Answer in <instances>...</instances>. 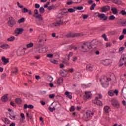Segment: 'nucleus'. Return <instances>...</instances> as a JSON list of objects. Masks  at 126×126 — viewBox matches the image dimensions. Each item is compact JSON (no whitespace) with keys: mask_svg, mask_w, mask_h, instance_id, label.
<instances>
[{"mask_svg":"<svg viewBox=\"0 0 126 126\" xmlns=\"http://www.w3.org/2000/svg\"><path fill=\"white\" fill-rule=\"evenodd\" d=\"M53 57H54V55L52 54H47V58H53Z\"/></svg>","mask_w":126,"mask_h":126,"instance_id":"nucleus-57","label":"nucleus"},{"mask_svg":"<svg viewBox=\"0 0 126 126\" xmlns=\"http://www.w3.org/2000/svg\"><path fill=\"white\" fill-rule=\"evenodd\" d=\"M0 48H1V49H8L10 48L9 45L7 44H4L3 45H1L0 46Z\"/></svg>","mask_w":126,"mask_h":126,"instance_id":"nucleus-24","label":"nucleus"},{"mask_svg":"<svg viewBox=\"0 0 126 126\" xmlns=\"http://www.w3.org/2000/svg\"><path fill=\"white\" fill-rule=\"evenodd\" d=\"M75 9H76L77 10H82L83 9V6H78L75 7Z\"/></svg>","mask_w":126,"mask_h":126,"instance_id":"nucleus-43","label":"nucleus"},{"mask_svg":"<svg viewBox=\"0 0 126 126\" xmlns=\"http://www.w3.org/2000/svg\"><path fill=\"white\" fill-rule=\"evenodd\" d=\"M50 62L52 63H54V64H58V63H59V61H58L56 60H54V59H51L50 60Z\"/></svg>","mask_w":126,"mask_h":126,"instance_id":"nucleus-33","label":"nucleus"},{"mask_svg":"<svg viewBox=\"0 0 126 126\" xmlns=\"http://www.w3.org/2000/svg\"><path fill=\"white\" fill-rule=\"evenodd\" d=\"M53 77L51 76H48V81H49V82H52V81H53Z\"/></svg>","mask_w":126,"mask_h":126,"instance_id":"nucleus-50","label":"nucleus"},{"mask_svg":"<svg viewBox=\"0 0 126 126\" xmlns=\"http://www.w3.org/2000/svg\"><path fill=\"white\" fill-rule=\"evenodd\" d=\"M37 53H46L47 52V50H44V48L42 47H39L38 49H37L36 50Z\"/></svg>","mask_w":126,"mask_h":126,"instance_id":"nucleus-21","label":"nucleus"},{"mask_svg":"<svg viewBox=\"0 0 126 126\" xmlns=\"http://www.w3.org/2000/svg\"><path fill=\"white\" fill-rule=\"evenodd\" d=\"M1 120L2 122H3L6 125H8L10 123V121H9V120L6 118H3L1 119Z\"/></svg>","mask_w":126,"mask_h":126,"instance_id":"nucleus-20","label":"nucleus"},{"mask_svg":"<svg viewBox=\"0 0 126 126\" xmlns=\"http://www.w3.org/2000/svg\"><path fill=\"white\" fill-rule=\"evenodd\" d=\"M26 50H27V48H20L17 51V56H18V57H21V56H24L25 55Z\"/></svg>","mask_w":126,"mask_h":126,"instance_id":"nucleus-6","label":"nucleus"},{"mask_svg":"<svg viewBox=\"0 0 126 126\" xmlns=\"http://www.w3.org/2000/svg\"><path fill=\"white\" fill-rule=\"evenodd\" d=\"M64 15H67V11L66 9H63L62 11L59 13L57 15V18L61 19V18H63Z\"/></svg>","mask_w":126,"mask_h":126,"instance_id":"nucleus-4","label":"nucleus"},{"mask_svg":"<svg viewBox=\"0 0 126 126\" xmlns=\"http://www.w3.org/2000/svg\"><path fill=\"white\" fill-rule=\"evenodd\" d=\"M104 111L106 113H109V110H110V107L108 106H106L104 108Z\"/></svg>","mask_w":126,"mask_h":126,"instance_id":"nucleus-38","label":"nucleus"},{"mask_svg":"<svg viewBox=\"0 0 126 126\" xmlns=\"http://www.w3.org/2000/svg\"><path fill=\"white\" fill-rule=\"evenodd\" d=\"M120 14H122V15H123V16H126V11L122 10L121 12H120Z\"/></svg>","mask_w":126,"mask_h":126,"instance_id":"nucleus-44","label":"nucleus"},{"mask_svg":"<svg viewBox=\"0 0 126 126\" xmlns=\"http://www.w3.org/2000/svg\"><path fill=\"white\" fill-rule=\"evenodd\" d=\"M93 103H94V104L97 105L98 106H103V103H102V101L98 99H94L93 100Z\"/></svg>","mask_w":126,"mask_h":126,"instance_id":"nucleus-15","label":"nucleus"},{"mask_svg":"<svg viewBox=\"0 0 126 126\" xmlns=\"http://www.w3.org/2000/svg\"><path fill=\"white\" fill-rule=\"evenodd\" d=\"M125 59L126 60V54H124L122 56L121 59H120V64L119 66H123L124 65L123 62H125Z\"/></svg>","mask_w":126,"mask_h":126,"instance_id":"nucleus-11","label":"nucleus"},{"mask_svg":"<svg viewBox=\"0 0 126 126\" xmlns=\"http://www.w3.org/2000/svg\"><path fill=\"white\" fill-rule=\"evenodd\" d=\"M74 69H73V68L69 69L68 70V72H70L71 73H72V72H74Z\"/></svg>","mask_w":126,"mask_h":126,"instance_id":"nucleus-60","label":"nucleus"},{"mask_svg":"<svg viewBox=\"0 0 126 126\" xmlns=\"http://www.w3.org/2000/svg\"><path fill=\"white\" fill-rule=\"evenodd\" d=\"M116 19V17L114 15H111L109 17V20H115Z\"/></svg>","mask_w":126,"mask_h":126,"instance_id":"nucleus-45","label":"nucleus"},{"mask_svg":"<svg viewBox=\"0 0 126 126\" xmlns=\"http://www.w3.org/2000/svg\"><path fill=\"white\" fill-rule=\"evenodd\" d=\"M73 56V52H69V54L68 55V61H69L70 57H72Z\"/></svg>","mask_w":126,"mask_h":126,"instance_id":"nucleus-46","label":"nucleus"},{"mask_svg":"<svg viewBox=\"0 0 126 126\" xmlns=\"http://www.w3.org/2000/svg\"><path fill=\"white\" fill-rule=\"evenodd\" d=\"M48 110H49L50 112H54V111H56V108L55 107L52 108L51 107H49L48 108Z\"/></svg>","mask_w":126,"mask_h":126,"instance_id":"nucleus-49","label":"nucleus"},{"mask_svg":"<svg viewBox=\"0 0 126 126\" xmlns=\"http://www.w3.org/2000/svg\"><path fill=\"white\" fill-rule=\"evenodd\" d=\"M80 33L68 32L66 34L65 36L66 38H75V37H79Z\"/></svg>","mask_w":126,"mask_h":126,"instance_id":"nucleus-5","label":"nucleus"},{"mask_svg":"<svg viewBox=\"0 0 126 126\" xmlns=\"http://www.w3.org/2000/svg\"><path fill=\"white\" fill-rule=\"evenodd\" d=\"M7 24L9 27L12 28V27H13V26H14V25L16 24V21H15V20H14V19H13V18L9 17V20L7 22Z\"/></svg>","mask_w":126,"mask_h":126,"instance_id":"nucleus-3","label":"nucleus"},{"mask_svg":"<svg viewBox=\"0 0 126 126\" xmlns=\"http://www.w3.org/2000/svg\"><path fill=\"white\" fill-rule=\"evenodd\" d=\"M33 45L34 44H33V43H30L27 45V48H32V47H33Z\"/></svg>","mask_w":126,"mask_h":126,"instance_id":"nucleus-48","label":"nucleus"},{"mask_svg":"<svg viewBox=\"0 0 126 126\" xmlns=\"http://www.w3.org/2000/svg\"><path fill=\"white\" fill-rule=\"evenodd\" d=\"M34 6H35V8H40V4H39L38 3L35 4Z\"/></svg>","mask_w":126,"mask_h":126,"instance_id":"nucleus-61","label":"nucleus"},{"mask_svg":"<svg viewBox=\"0 0 126 126\" xmlns=\"http://www.w3.org/2000/svg\"><path fill=\"white\" fill-rule=\"evenodd\" d=\"M101 12H107V11H110L111 10V7L109 5L104 6L100 8Z\"/></svg>","mask_w":126,"mask_h":126,"instance_id":"nucleus-8","label":"nucleus"},{"mask_svg":"<svg viewBox=\"0 0 126 126\" xmlns=\"http://www.w3.org/2000/svg\"><path fill=\"white\" fill-rule=\"evenodd\" d=\"M29 12V10L27 8L24 7L22 9V12H23V13H26V12Z\"/></svg>","mask_w":126,"mask_h":126,"instance_id":"nucleus-35","label":"nucleus"},{"mask_svg":"<svg viewBox=\"0 0 126 126\" xmlns=\"http://www.w3.org/2000/svg\"><path fill=\"white\" fill-rule=\"evenodd\" d=\"M33 17L36 18V19H38V22L36 23L37 25H42V23H41V22H44V19L42 17V15H41V14H38L37 15H33Z\"/></svg>","mask_w":126,"mask_h":126,"instance_id":"nucleus-2","label":"nucleus"},{"mask_svg":"<svg viewBox=\"0 0 126 126\" xmlns=\"http://www.w3.org/2000/svg\"><path fill=\"white\" fill-rule=\"evenodd\" d=\"M86 115H87V117H90V115H92V116H93V115H94V113H89L88 112H87Z\"/></svg>","mask_w":126,"mask_h":126,"instance_id":"nucleus-59","label":"nucleus"},{"mask_svg":"<svg viewBox=\"0 0 126 126\" xmlns=\"http://www.w3.org/2000/svg\"><path fill=\"white\" fill-rule=\"evenodd\" d=\"M90 45H91V44L90 42L83 43V45L81 46L82 52H88L89 51H92V46H91Z\"/></svg>","mask_w":126,"mask_h":126,"instance_id":"nucleus-1","label":"nucleus"},{"mask_svg":"<svg viewBox=\"0 0 126 126\" xmlns=\"http://www.w3.org/2000/svg\"><path fill=\"white\" fill-rule=\"evenodd\" d=\"M24 109H27V108H29V109H34V106L32 105V104L27 105V104H26L24 105Z\"/></svg>","mask_w":126,"mask_h":126,"instance_id":"nucleus-22","label":"nucleus"},{"mask_svg":"<svg viewBox=\"0 0 126 126\" xmlns=\"http://www.w3.org/2000/svg\"><path fill=\"white\" fill-rule=\"evenodd\" d=\"M112 46V43L110 42H107L106 44V47H111Z\"/></svg>","mask_w":126,"mask_h":126,"instance_id":"nucleus-63","label":"nucleus"},{"mask_svg":"<svg viewBox=\"0 0 126 126\" xmlns=\"http://www.w3.org/2000/svg\"><path fill=\"white\" fill-rule=\"evenodd\" d=\"M10 105H11V106L12 107H13L14 108H16V105L15 104V103H14L13 102L11 101L10 103Z\"/></svg>","mask_w":126,"mask_h":126,"instance_id":"nucleus-53","label":"nucleus"},{"mask_svg":"<svg viewBox=\"0 0 126 126\" xmlns=\"http://www.w3.org/2000/svg\"><path fill=\"white\" fill-rule=\"evenodd\" d=\"M1 61L2 63H3V64H6L7 63H9V59L8 58H5L4 57H2L1 58Z\"/></svg>","mask_w":126,"mask_h":126,"instance_id":"nucleus-16","label":"nucleus"},{"mask_svg":"<svg viewBox=\"0 0 126 126\" xmlns=\"http://www.w3.org/2000/svg\"><path fill=\"white\" fill-rule=\"evenodd\" d=\"M7 96H8V94H5L2 97V98H1L2 102L5 103V102H6V101H7V100H8V98H7Z\"/></svg>","mask_w":126,"mask_h":126,"instance_id":"nucleus-18","label":"nucleus"},{"mask_svg":"<svg viewBox=\"0 0 126 126\" xmlns=\"http://www.w3.org/2000/svg\"><path fill=\"white\" fill-rule=\"evenodd\" d=\"M111 104L115 108H119V106H120L119 102L116 99H113L111 100Z\"/></svg>","mask_w":126,"mask_h":126,"instance_id":"nucleus-9","label":"nucleus"},{"mask_svg":"<svg viewBox=\"0 0 126 126\" xmlns=\"http://www.w3.org/2000/svg\"><path fill=\"white\" fill-rule=\"evenodd\" d=\"M112 2L115 3V4H122L123 2L121 0H111Z\"/></svg>","mask_w":126,"mask_h":126,"instance_id":"nucleus-19","label":"nucleus"},{"mask_svg":"<svg viewBox=\"0 0 126 126\" xmlns=\"http://www.w3.org/2000/svg\"><path fill=\"white\" fill-rule=\"evenodd\" d=\"M55 97V94H52L49 95V98L51 99H53Z\"/></svg>","mask_w":126,"mask_h":126,"instance_id":"nucleus-64","label":"nucleus"},{"mask_svg":"<svg viewBox=\"0 0 126 126\" xmlns=\"http://www.w3.org/2000/svg\"><path fill=\"white\" fill-rule=\"evenodd\" d=\"M108 95L111 96H114V92H113V91H112L108 92Z\"/></svg>","mask_w":126,"mask_h":126,"instance_id":"nucleus-51","label":"nucleus"},{"mask_svg":"<svg viewBox=\"0 0 126 126\" xmlns=\"http://www.w3.org/2000/svg\"><path fill=\"white\" fill-rule=\"evenodd\" d=\"M102 98V95L99 94L98 97H96L95 100H98V99H101Z\"/></svg>","mask_w":126,"mask_h":126,"instance_id":"nucleus-62","label":"nucleus"},{"mask_svg":"<svg viewBox=\"0 0 126 126\" xmlns=\"http://www.w3.org/2000/svg\"><path fill=\"white\" fill-rule=\"evenodd\" d=\"M95 6H96V4L93 3L90 8V10H94V9L95 8Z\"/></svg>","mask_w":126,"mask_h":126,"instance_id":"nucleus-42","label":"nucleus"},{"mask_svg":"<svg viewBox=\"0 0 126 126\" xmlns=\"http://www.w3.org/2000/svg\"><path fill=\"white\" fill-rule=\"evenodd\" d=\"M39 14V12L38 11V9H35L34 11V15H38Z\"/></svg>","mask_w":126,"mask_h":126,"instance_id":"nucleus-52","label":"nucleus"},{"mask_svg":"<svg viewBox=\"0 0 126 126\" xmlns=\"http://www.w3.org/2000/svg\"><path fill=\"white\" fill-rule=\"evenodd\" d=\"M89 43H90L91 44L90 45L91 47H92V46H95L97 45V41H96V40H94L91 42H89Z\"/></svg>","mask_w":126,"mask_h":126,"instance_id":"nucleus-31","label":"nucleus"},{"mask_svg":"<svg viewBox=\"0 0 126 126\" xmlns=\"http://www.w3.org/2000/svg\"><path fill=\"white\" fill-rule=\"evenodd\" d=\"M65 95H66V97H67V98H69V99H72V96H71V95L69 94V92H66L65 93Z\"/></svg>","mask_w":126,"mask_h":126,"instance_id":"nucleus-29","label":"nucleus"},{"mask_svg":"<svg viewBox=\"0 0 126 126\" xmlns=\"http://www.w3.org/2000/svg\"><path fill=\"white\" fill-rule=\"evenodd\" d=\"M67 13H68V12H70V13H72V12H74L75 11V10H74V9L73 8H69L68 10H67Z\"/></svg>","mask_w":126,"mask_h":126,"instance_id":"nucleus-41","label":"nucleus"},{"mask_svg":"<svg viewBox=\"0 0 126 126\" xmlns=\"http://www.w3.org/2000/svg\"><path fill=\"white\" fill-rule=\"evenodd\" d=\"M18 72V69L17 67H15L13 68L12 72H11V75H13V73H17Z\"/></svg>","mask_w":126,"mask_h":126,"instance_id":"nucleus-27","label":"nucleus"},{"mask_svg":"<svg viewBox=\"0 0 126 126\" xmlns=\"http://www.w3.org/2000/svg\"><path fill=\"white\" fill-rule=\"evenodd\" d=\"M126 74H125L124 75H121L120 76V78L122 81L125 80V78H126Z\"/></svg>","mask_w":126,"mask_h":126,"instance_id":"nucleus-47","label":"nucleus"},{"mask_svg":"<svg viewBox=\"0 0 126 126\" xmlns=\"http://www.w3.org/2000/svg\"><path fill=\"white\" fill-rule=\"evenodd\" d=\"M15 40V37L14 36H11L10 38H7V41L8 42H13Z\"/></svg>","mask_w":126,"mask_h":126,"instance_id":"nucleus-32","label":"nucleus"},{"mask_svg":"<svg viewBox=\"0 0 126 126\" xmlns=\"http://www.w3.org/2000/svg\"><path fill=\"white\" fill-rule=\"evenodd\" d=\"M124 38H125V35H121L119 37V40H120V41H122V40H123Z\"/></svg>","mask_w":126,"mask_h":126,"instance_id":"nucleus-58","label":"nucleus"},{"mask_svg":"<svg viewBox=\"0 0 126 126\" xmlns=\"http://www.w3.org/2000/svg\"><path fill=\"white\" fill-rule=\"evenodd\" d=\"M102 38H103V39H104L105 41H108V39L107 38V35H106V34H104L102 35Z\"/></svg>","mask_w":126,"mask_h":126,"instance_id":"nucleus-54","label":"nucleus"},{"mask_svg":"<svg viewBox=\"0 0 126 126\" xmlns=\"http://www.w3.org/2000/svg\"><path fill=\"white\" fill-rule=\"evenodd\" d=\"M122 95L124 97H126V87H124L122 90Z\"/></svg>","mask_w":126,"mask_h":126,"instance_id":"nucleus-28","label":"nucleus"},{"mask_svg":"<svg viewBox=\"0 0 126 126\" xmlns=\"http://www.w3.org/2000/svg\"><path fill=\"white\" fill-rule=\"evenodd\" d=\"M23 31H24V29L23 28H16L15 30V34L19 35L20 34H22Z\"/></svg>","mask_w":126,"mask_h":126,"instance_id":"nucleus-13","label":"nucleus"},{"mask_svg":"<svg viewBox=\"0 0 126 126\" xmlns=\"http://www.w3.org/2000/svg\"><path fill=\"white\" fill-rule=\"evenodd\" d=\"M102 63L104 64V65H110V62L108 60L103 61Z\"/></svg>","mask_w":126,"mask_h":126,"instance_id":"nucleus-25","label":"nucleus"},{"mask_svg":"<svg viewBox=\"0 0 126 126\" xmlns=\"http://www.w3.org/2000/svg\"><path fill=\"white\" fill-rule=\"evenodd\" d=\"M39 12L42 14L45 12V8L44 7H41L39 8Z\"/></svg>","mask_w":126,"mask_h":126,"instance_id":"nucleus-39","label":"nucleus"},{"mask_svg":"<svg viewBox=\"0 0 126 126\" xmlns=\"http://www.w3.org/2000/svg\"><path fill=\"white\" fill-rule=\"evenodd\" d=\"M16 116H18V115H13L12 116V120H13V121H15L16 120H17V118H16Z\"/></svg>","mask_w":126,"mask_h":126,"instance_id":"nucleus-56","label":"nucleus"},{"mask_svg":"<svg viewBox=\"0 0 126 126\" xmlns=\"http://www.w3.org/2000/svg\"><path fill=\"white\" fill-rule=\"evenodd\" d=\"M103 87H104V88H106V87H108V86H109V83H108V81H107L106 82V83H101Z\"/></svg>","mask_w":126,"mask_h":126,"instance_id":"nucleus-34","label":"nucleus"},{"mask_svg":"<svg viewBox=\"0 0 126 126\" xmlns=\"http://www.w3.org/2000/svg\"><path fill=\"white\" fill-rule=\"evenodd\" d=\"M63 21H62V20H57L56 23L53 24L54 26L58 27L61 26V25H63Z\"/></svg>","mask_w":126,"mask_h":126,"instance_id":"nucleus-14","label":"nucleus"},{"mask_svg":"<svg viewBox=\"0 0 126 126\" xmlns=\"http://www.w3.org/2000/svg\"><path fill=\"white\" fill-rule=\"evenodd\" d=\"M48 10H52V9H56V6L52 5L48 7Z\"/></svg>","mask_w":126,"mask_h":126,"instance_id":"nucleus-36","label":"nucleus"},{"mask_svg":"<svg viewBox=\"0 0 126 126\" xmlns=\"http://www.w3.org/2000/svg\"><path fill=\"white\" fill-rule=\"evenodd\" d=\"M74 111H75L74 106H72L70 108V112H74Z\"/></svg>","mask_w":126,"mask_h":126,"instance_id":"nucleus-55","label":"nucleus"},{"mask_svg":"<svg viewBox=\"0 0 126 126\" xmlns=\"http://www.w3.org/2000/svg\"><path fill=\"white\" fill-rule=\"evenodd\" d=\"M85 95H84V99H89V98H91V92L90 91H86L85 92Z\"/></svg>","mask_w":126,"mask_h":126,"instance_id":"nucleus-12","label":"nucleus"},{"mask_svg":"<svg viewBox=\"0 0 126 126\" xmlns=\"http://www.w3.org/2000/svg\"><path fill=\"white\" fill-rule=\"evenodd\" d=\"M46 35L45 34H41L39 35V36H38V40L39 43H43L44 40H45V41L46 42V41H47V39H46Z\"/></svg>","mask_w":126,"mask_h":126,"instance_id":"nucleus-7","label":"nucleus"},{"mask_svg":"<svg viewBox=\"0 0 126 126\" xmlns=\"http://www.w3.org/2000/svg\"><path fill=\"white\" fill-rule=\"evenodd\" d=\"M15 101L16 102V104H18V105H21V104L22 103V100L19 98H16Z\"/></svg>","mask_w":126,"mask_h":126,"instance_id":"nucleus-26","label":"nucleus"},{"mask_svg":"<svg viewBox=\"0 0 126 126\" xmlns=\"http://www.w3.org/2000/svg\"><path fill=\"white\" fill-rule=\"evenodd\" d=\"M111 10L112 11L113 14H118V9H117V8L115 7H111Z\"/></svg>","mask_w":126,"mask_h":126,"instance_id":"nucleus-23","label":"nucleus"},{"mask_svg":"<svg viewBox=\"0 0 126 126\" xmlns=\"http://www.w3.org/2000/svg\"><path fill=\"white\" fill-rule=\"evenodd\" d=\"M62 63H65V64H66V65H69V63L68 62V61H66V60L64 59L62 61Z\"/></svg>","mask_w":126,"mask_h":126,"instance_id":"nucleus-40","label":"nucleus"},{"mask_svg":"<svg viewBox=\"0 0 126 126\" xmlns=\"http://www.w3.org/2000/svg\"><path fill=\"white\" fill-rule=\"evenodd\" d=\"M86 69L88 71H93V66L91 64H88L86 66Z\"/></svg>","mask_w":126,"mask_h":126,"instance_id":"nucleus-17","label":"nucleus"},{"mask_svg":"<svg viewBox=\"0 0 126 126\" xmlns=\"http://www.w3.org/2000/svg\"><path fill=\"white\" fill-rule=\"evenodd\" d=\"M23 22H25V18H22L18 21V23H19V24L23 23Z\"/></svg>","mask_w":126,"mask_h":126,"instance_id":"nucleus-30","label":"nucleus"},{"mask_svg":"<svg viewBox=\"0 0 126 126\" xmlns=\"http://www.w3.org/2000/svg\"><path fill=\"white\" fill-rule=\"evenodd\" d=\"M63 78H59V79L57 81L58 84H61V83H63Z\"/></svg>","mask_w":126,"mask_h":126,"instance_id":"nucleus-37","label":"nucleus"},{"mask_svg":"<svg viewBox=\"0 0 126 126\" xmlns=\"http://www.w3.org/2000/svg\"><path fill=\"white\" fill-rule=\"evenodd\" d=\"M97 13H98L97 17L100 18V19H103V20L104 21H105L107 19H108V17L106 16L105 14H100L99 13H96L95 14H97Z\"/></svg>","mask_w":126,"mask_h":126,"instance_id":"nucleus-10","label":"nucleus"}]
</instances>
